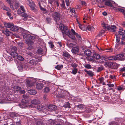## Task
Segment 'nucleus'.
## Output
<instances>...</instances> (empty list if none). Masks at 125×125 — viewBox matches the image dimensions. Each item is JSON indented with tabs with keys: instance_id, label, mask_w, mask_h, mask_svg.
<instances>
[{
	"instance_id": "393cba45",
	"label": "nucleus",
	"mask_w": 125,
	"mask_h": 125,
	"mask_svg": "<svg viewBox=\"0 0 125 125\" xmlns=\"http://www.w3.org/2000/svg\"><path fill=\"white\" fill-rule=\"evenodd\" d=\"M18 115V114H17L14 112H11L10 114V116L12 118L17 117Z\"/></svg>"
},
{
	"instance_id": "a878e982",
	"label": "nucleus",
	"mask_w": 125,
	"mask_h": 125,
	"mask_svg": "<svg viewBox=\"0 0 125 125\" xmlns=\"http://www.w3.org/2000/svg\"><path fill=\"white\" fill-rule=\"evenodd\" d=\"M74 35V34L73 35L72 33L70 32L69 34L68 35H67L70 38L73 40H75V38Z\"/></svg>"
},
{
	"instance_id": "4468645a",
	"label": "nucleus",
	"mask_w": 125,
	"mask_h": 125,
	"mask_svg": "<svg viewBox=\"0 0 125 125\" xmlns=\"http://www.w3.org/2000/svg\"><path fill=\"white\" fill-rule=\"evenodd\" d=\"M4 25L5 27L10 28V29L14 25L13 23H5Z\"/></svg>"
},
{
	"instance_id": "4d7b16f0",
	"label": "nucleus",
	"mask_w": 125,
	"mask_h": 125,
	"mask_svg": "<svg viewBox=\"0 0 125 125\" xmlns=\"http://www.w3.org/2000/svg\"><path fill=\"white\" fill-rule=\"evenodd\" d=\"M22 102L24 103H27L28 102V100L26 99H23L22 100Z\"/></svg>"
},
{
	"instance_id": "bf43d9fd",
	"label": "nucleus",
	"mask_w": 125,
	"mask_h": 125,
	"mask_svg": "<svg viewBox=\"0 0 125 125\" xmlns=\"http://www.w3.org/2000/svg\"><path fill=\"white\" fill-rule=\"evenodd\" d=\"M19 6V4L18 2H17L15 3L14 6L15 8L17 9Z\"/></svg>"
},
{
	"instance_id": "1a4fd4ad",
	"label": "nucleus",
	"mask_w": 125,
	"mask_h": 125,
	"mask_svg": "<svg viewBox=\"0 0 125 125\" xmlns=\"http://www.w3.org/2000/svg\"><path fill=\"white\" fill-rule=\"evenodd\" d=\"M44 86V85L42 83H38L37 84L36 83V88L38 89H42Z\"/></svg>"
},
{
	"instance_id": "864d4df0",
	"label": "nucleus",
	"mask_w": 125,
	"mask_h": 125,
	"mask_svg": "<svg viewBox=\"0 0 125 125\" xmlns=\"http://www.w3.org/2000/svg\"><path fill=\"white\" fill-rule=\"evenodd\" d=\"M75 35L76 37H77L78 38V40L81 41V36L77 33H76Z\"/></svg>"
},
{
	"instance_id": "b1692460",
	"label": "nucleus",
	"mask_w": 125,
	"mask_h": 125,
	"mask_svg": "<svg viewBox=\"0 0 125 125\" xmlns=\"http://www.w3.org/2000/svg\"><path fill=\"white\" fill-rule=\"evenodd\" d=\"M93 57L96 59H98L100 58V55L97 53H94L93 55Z\"/></svg>"
},
{
	"instance_id": "f257e3e1",
	"label": "nucleus",
	"mask_w": 125,
	"mask_h": 125,
	"mask_svg": "<svg viewBox=\"0 0 125 125\" xmlns=\"http://www.w3.org/2000/svg\"><path fill=\"white\" fill-rule=\"evenodd\" d=\"M59 27L63 35L64 34L67 35L69 34L70 32L67 27L64 26L62 24H60L59 25Z\"/></svg>"
},
{
	"instance_id": "680f3d73",
	"label": "nucleus",
	"mask_w": 125,
	"mask_h": 125,
	"mask_svg": "<svg viewBox=\"0 0 125 125\" xmlns=\"http://www.w3.org/2000/svg\"><path fill=\"white\" fill-rule=\"evenodd\" d=\"M65 1L66 3L67 6H69L70 3L69 0H65Z\"/></svg>"
},
{
	"instance_id": "473e14b6",
	"label": "nucleus",
	"mask_w": 125,
	"mask_h": 125,
	"mask_svg": "<svg viewBox=\"0 0 125 125\" xmlns=\"http://www.w3.org/2000/svg\"><path fill=\"white\" fill-rule=\"evenodd\" d=\"M116 40V42L117 43L119 42L120 41V36L119 34H115Z\"/></svg>"
},
{
	"instance_id": "c9c22d12",
	"label": "nucleus",
	"mask_w": 125,
	"mask_h": 125,
	"mask_svg": "<svg viewBox=\"0 0 125 125\" xmlns=\"http://www.w3.org/2000/svg\"><path fill=\"white\" fill-rule=\"evenodd\" d=\"M99 59L102 60V61L101 62V63H104V61H107V59H106L105 57L103 56H100Z\"/></svg>"
},
{
	"instance_id": "2f4dec72",
	"label": "nucleus",
	"mask_w": 125,
	"mask_h": 125,
	"mask_svg": "<svg viewBox=\"0 0 125 125\" xmlns=\"http://www.w3.org/2000/svg\"><path fill=\"white\" fill-rule=\"evenodd\" d=\"M108 59L110 60H116V56H111L108 57Z\"/></svg>"
},
{
	"instance_id": "79ce46f5",
	"label": "nucleus",
	"mask_w": 125,
	"mask_h": 125,
	"mask_svg": "<svg viewBox=\"0 0 125 125\" xmlns=\"http://www.w3.org/2000/svg\"><path fill=\"white\" fill-rule=\"evenodd\" d=\"M17 58L18 60L21 61H23L24 60V58L22 56L20 55L18 56Z\"/></svg>"
},
{
	"instance_id": "e2e57ef3",
	"label": "nucleus",
	"mask_w": 125,
	"mask_h": 125,
	"mask_svg": "<svg viewBox=\"0 0 125 125\" xmlns=\"http://www.w3.org/2000/svg\"><path fill=\"white\" fill-rule=\"evenodd\" d=\"M20 8L21 10L23 11L22 12H25V11L24 9V7L22 6H20Z\"/></svg>"
},
{
	"instance_id": "09e8293b",
	"label": "nucleus",
	"mask_w": 125,
	"mask_h": 125,
	"mask_svg": "<svg viewBox=\"0 0 125 125\" xmlns=\"http://www.w3.org/2000/svg\"><path fill=\"white\" fill-rule=\"evenodd\" d=\"M65 106L66 107H68L70 108L71 107L70 104L69 102H67L66 103Z\"/></svg>"
},
{
	"instance_id": "de8ad7c7",
	"label": "nucleus",
	"mask_w": 125,
	"mask_h": 125,
	"mask_svg": "<svg viewBox=\"0 0 125 125\" xmlns=\"http://www.w3.org/2000/svg\"><path fill=\"white\" fill-rule=\"evenodd\" d=\"M7 14L8 16L9 17L10 19H13V16H12L11 17H10L11 14L10 12H7Z\"/></svg>"
},
{
	"instance_id": "f3484780",
	"label": "nucleus",
	"mask_w": 125,
	"mask_h": 125,
	"mask_svg": "<svg viewBox=\"0 0 125 125\" xmlns=\"http://www.w3.org/2000/svg\"><path fill=\"white\" fill-rule=\"evenodd\" d=\"M28 93L30 94L33 95L36 94V92L34 90H30L28 91Z\"/></svg>"
},
{
	"instance_id": "a18cd8bd",
	"label": "nucleus",
	"mask_w": 125,
	"mask_h": 125,
	"mask_svg": "<svg viewBox=\"0 0 125 125\" xmlns=\"http://www.w3.org/2000/svg\"><path fill=\"white\" fill-rule=\"evenodd\" d=\"M26 43L28 44L29 45L31 46L33 44V42L32 41H28Z\"/></svg>"
},
{
	"instance_id": "7c9ffc66",
	"label": "nucleus",
	"mask_w": 125,
	"mask_h": 125,
	"mask_svg": "<svg viewBox=\"0 0 125 125\" xmlns=\"http://www.w3.org/2000/svg\"><path fill=\"white\" fill-rule=\"evenodd\" d=\"M37 125H43V124L42 120H38L36 121Z\"/></svg>"
},
{
	"instance_id": "69168bd1",
	"label": "nucleus",
	"mask_w": 125,
	"mask_h": 125,
	"mask_svg": "<svg viewBox=\"0 0 125 125\" xmlns=\"http://www.w3.org/2000/svg\"><path fill=\"white\" fill-rule=\"evenodd\" d=\"M23 97L24 98L23 99H26L29 98V96L26 95H23Z\"/></svg>"
},
{
	"instance_id": "603ef678",
	"label": "nucleus",
	"mask_w": 125,
	"mask_h": 125,
	"mask_svg": "<svg viewBox=\"0 0 125 125\" xmlns=\"http://www.w3.org/2000/svg\"><path fill=\"white\" fill-rule=\"evenodd\" d=\"M49 46L51 48H52L53 47L54 45L53 44L52 42H50L48 43Z\"/></svg>"
},
{
	"instance_id": "72a5a7b5",
	"label": "nucleus",
	"mask_w": 125,
	"mask_h": 125,
	"mask_svg": "<svg viewBox=\"0 0 125 125\" xmlns=\"http://www.w3.org/2000/svg\"><path fill=\"white\" fill-rule=\"evenodd\" d=\"M87 28L88 30L91 31H93L94 29V28L93 27L90 25H88L87 26Z\"/></svg>"
},
{
	"instance_id": "2eb2a0df",
	"label": "nucleus",
	"mask_w": 125,
	"mask_h": 125,
	"mask_svg": "<svg viewBox=\"0 0 125 125\" xmlns=\"http://www.w3.org/2000/svg\"><path fill=\"white\" fill-rule=\"evenodd\" d=\"M92 52L90 50L87 49L84 51V53L87 56H89L91 54Z\"/></svg>"
},
{
	"instance_id": "9b49d317",
	"label": "nucleus",
	"mask_w": 125,
	"mask_h": 125,
	"mask_svg": "<svg viewBox=\"0 0 125 125\" xmlns=\"http://www.w3.org/2000/svg\"><path fill=\"white\" fill-rule=\"evenodd\" d=\"M29 63L31 65L34 66L38 63V61L36 60L32 59L30 60Z\"/></svg>"
},
{
	"instance_id": "13d9d810",
	"label": "nucleus",
	"mask_w": 125,
	"mask_h": 125,
	"mask_svg": "<svg viewBox=\"0 0 125 125\" xmlns=\"http://www.w3.org/2000/svg\"><path fill=\"white\" fill-rule=\"evenodd\" d=\"M103 69V68L102 67H99L98 68V69L97 70V72H99L102 70Z\"/></svg>"
},
{
	"instance_id": "c03bdc74",
	"label": "nucleus",
	"mask_w": 125,
	"mask_h": 125,
	"mask_svg": "<svg viewBox=\"0 0 125 125\" xmlns=\"http://www.w3.org/2000/svg\"><path fill=\"white\" fill-rule=\"evenodd\" d=\"M2 8L4 10H6L8 11H9L10 10L7 7L4 5H3V6Z\"/></svg>"
},
{
	"instance_id": "3c124183",
	"label": "nucleus",
	"mask_w": 125,
	"mask_h": 125,
	"mask_svg": "<svg viewBox=\"0 0 125 125\" xmlns=\"http://www.w3.org/2000/svg\"><path fill=\"white\" fill-rule=\"evenodd\" d=\"M17 50V48L15 46H13L11 48V51H12L14 52H15Z\"/></svg>"
},
{
	"instance_id": "39448f33",
	"label": "nucleus",
	"mask_w": 125,
	"mask_h": 125,
	"mask_svg": "<svg viewBox=\"0 0 125 125\" xmlns=\"http://www.w3.org/2000/svg\"><path fill=\"white\" fill-rule=\"evenodd\" d=\"M115 56L116 60L124 61L125 60V56L123 54H117Z\"/></svg>"
},
{
	"instance_id": "49530a36",
	"label": "nucleus",
	"mask_w": 125,
	"mask_h": 125,
	"mask_svg": "<svg viewBox=\"0 0 125 125\" xmlns=\"http://www.w3.org/2000/svg\"><path fill=\"white\" fill-rule=\"evenodd\" d=\"M118 9L119 11L124 13L125 15V10L121 8H118Z\"/></svg>"
},
{
	"instance_id": "ddd939ff",
	"label": "nucleus",
	"mask_w": 125,
	"mask_h": 125,
	"mask_svg": "<svg viewBox=\"0 0 125 125\" xmlns=\"http://www.w3.org/2000/svg\"><path fill=\"white\" fill-rule=\"evenodd\" d=\"M34 82L28 80L27 81V85L28 86L31 87L33 85Z\"/></svg>"
},
{
	"instance_id": "338daca9",
	"label": "nucleus",
	"mask_w": 125,
	"mask_h": 125,
	"mask_svg": "<svg viewBox=\"0 0 125 125\" xmlns=\"http://www.w3.org/2000/svg\"><path fill=\"white\" fill-rule=\"evenodd\" d=\"M104 28L101 31V32L103 33V34L105 32L106 30V29H107V28H105V27H104Z\"/></svg>"
},
{
	"instance_id": "7ed1b4c3",
	"label": "nucleus",
	"mask_w": 125,
	"mask_h": 125,
	"mask_svg": "<svg viewBox=\"0 0 125 125\" xmlns=\"http://www.w3.org/2000/svg\"><path fill=\"white\" fill-rule=\"evenodd\" d=\"M26 1L30 7L31 10L34 11L36 10L35 7V4L31 0H26Z\"/></svg>"
},
{
	"instance_id": "5701e85b",
	"label": "nucleus",
	"mask_w": 125,
	"mask_h": 125,
	"mask_svg": "<svg viewBox=\"0 0 125 125\" xmlns=\"http://www.w3.org/2000/svg\"><path fill=\"white\" fill-rule=\"evenodd\" d=\"M67 46L69 48H71L73 47V48L75 46H76V45L73 44L72 43H69L68 42L67 43Z\"/></svg>"
},
{
	"instance_id": "f704fd0d",
	"label": "nucleus",
	"mask_w": 125,
	"mask_h": 125,
	"mask_svg": "<svg viewBox=\"0 0 125 125\" xmlns=\"http://www.w3.org/2000/svg\"><path fill=\"white\" fill-rule=\"evenodd\" d=\"M63 65H57L55 67V68L59 70H60L63 67Z\"/></svg>"
},
{
	"instance_id": "6ab92c4d",
	"label": "nucleus",
	"mask_w": 125,
	"mask_h": 125,
	"mask_svg": "<svg viewBox=\"0 0 125 125\" xmlns=\"http://www.w3.org/2000/svg\"><path fill=\"white\" fill-rule=\"evenodd\" d=\"M3 32L5 34L6 36H9L11 33V32L8 29H6L5 31H3Z\"/></svg>"
},
{
	"instance_id": "f8f14e48",
	"label": "nucleus",
	"mask_w": 125,
	"mask_h": 125,
	"mask_svg": "<svg viewBox=\"0 0 125 125\" xmlns=\"http://www.w3.org/2000/svg\"><path fill=\"white\" fill-rule=\"evenodd\" d=\"M40 101L38 99H34L31 101V103L34 105H37L40 104Z\"/></svg>"
},
{
	"instance_id": "37998d69",
	"label": "nucleus",
	"mask_w": 125,
	"mask_h": 125,
	"mask_svg": "<svg viewBox=\"0 0 125 125\" xmlns=\"http://www.w3.org/2000/svg\"><path fill=\"white\" fill-rule=\"evenodd\" d=\"M109 125H119L118 124L115 122H112L109 123Z\"/></svg>"
},
{
	"instance_id": "052dcab7",
	"label": "nucleus",
	"mask_w": 125,
	"mask_h": 125,
	"mask_svg": "<svg viewBox=\"0 0 125 125\" xmlns=\"http://www.w3.org/2000/svg\"><path fill=\"white\" fill-rule=\"evenodd\" d=\"M43 99L45 100H47L48 99V97L47 95L46 94L43 97Z\"/></svg>"
},
{
	"instance_id": "c756f323",
	"label": "nucleus",
	"mask_w": 125,
	"mask_h": 125,
	"mask_svg": "<svg viewBox=\"0 0 125 125\" xmlns=\"http://www.w3.org/2000/svg\"><path fill=\"white\" fill-rule=\"evenodd\" d=\"M19 29L18 27L16 26H14V25L10 29V30L13 31H17Z\"/></svg>"
},
{
	"instance_id": "20e7f679",
	"label": "nucleus",
	"mask_w": 125,
	"mask_h": 125,
	"mask_svg": "<svg viewBox=\"0 0 125 125\" xmlns=\"http://www.w3.org/2000/svg\"><path fill=\"white\" fill-rule=\"evenodd\" d=\"M60 13L56 12H54L52 14V17L56 22L60 20Z\"/></svg>"
},
{
	"instance_id": "c85d7f7f",
	"label": "nucleus",
	"mask_w": 125,
	"mask_h": 125,
	"mask_svg": "<svg viewBox=\"0 0 125 125\" xmlns=\"http://www.w3.org/2000/svg\"><path fill=\"white\" fill-rule=\"evenodd\" d=\"M78 69L77 68H75L72 70V72H71L72 73L75 75Z\"/></svg>"
},
{
	"instance_id": "a19ab883",
	"label": "nucleus",
	"mask_w": 125,
	"mask_h": 125,
	"mask_svg": "<svg viewBox=\"0 0 125 125\" xmlns=\"http://www.w3.org/2000/svg\"><path fill=\"white\" fill-rule=\"evenodd\" d=\"M64 95H65L64 94L60 93L59 94L57 95L56 96L57 97L61 98L64 97Z\"/></svg>"
},
{
	"instance_id": "6e6d98bb",
	"label": "nucleus",
	"mask_w": 125,
	"mask_h": 125,
	"mask_svg": "<svg viewBox=\"0 0 125 125\" xmlns=\"http://www.w3.org/2000/svg\"><path fill=\"white\" fill-rule=\"evenodd\" d=\"M46 20L48 23H50L51 22V19L50 18H47L46 19Z\"/></svg>"
},
{
	"instance_id": "a211bd4d",
	"label": "nucleus",
	"mask_w": 125,
	"mask_h": 125,
	"mask_svg": "<svg viewBox=\"0 0 125 125\" xmlns=\"http://www.w3.org/2000/svg\"><path fill=\"white\" fill-rule=\"evenodd\" d=\"M10 54L14 58L17 57L18 56V54L16 52L12 51L10 52Z\"/></svg>"
},
{
	"instance_id": "774afa93",
	"label": "nucleus",
	"mask_w": 125,
	"mask_h": 125,
	"mask_svg": "<svg viewBox=\"0 0 125 125\" xmlns=\"http://www.w3.org/2000/svg\"><path fill=\"white\" fill-rule=\"evenodd\" d=\"M18 45L20 47H22L23 46V44L22 43H19Z\"/></svg>"
},
{
	"instance_id": "f03ea898",
	"label": "nucleus",
	"mask_w": 125,
	"mask_h": 125,
	"mask_svg": "<svg viewBox=\"0 0 125 125\" xmlns=\"http://www.w3.org/2000/svg\"><path fill=\"white\" fill-rule=\"evenodd\" d=\"M103 27L107 28V29L109 31L111 32H114L116 31V27L115 25H110L108 26L104 23H102Z\"/></svg>"
},
{
	"instance_id": "412c9836",
	"label": "nucleus",
	"mask_w": 125,
	"mask_h": 125,
	"mask_svg": "<svg viewBox=\"0 0 125 125\" xmlns=\"http://www.w3.org/2000/svg\"><path fill=\"white\" fill-rule=\"evenodd\" d=\"M76 106L78 109L81 110L85 108V106L82 104L76 105Z\"/></svg>"
},
{
	"instance_id": "5fc2aeb1",
	"label": "nucleus",
	"mask_w": 125,
	"mask_h": 125,
	"mask_svg": "<svg viewBox=\"0 0 125 125\" xmlns=\"http://www.w3.org/2000/svg\"><path fill=\"white\" fill-rule=\"evenodd\" d=\"M87 74L91 76H93L94 75L92 72L91 71H88L87 72Z\"/></svg>"
},
{
	"instance_id": "4be33fe9",
	"label": "nucleus",
	"mask_w": 125,
	"mask_h": 125,
	"mask_svg": "<svg viewBox=\"0 0 125 125\" xmlns=\"http://www.w3.org/2000/svg\"><path fill=\"white\" fill-rule=\"evenodd\" d=\"M21 15L24 17V19H23L24 20H27V18L28 17V15L26 13H25L24 12H22Z\"/></svg>"
},
{
	"instance_id": "9d476101",
	"label": "nucleus",
	"mask_w": 125,
	"mask_h": 125,
	"mask_svg": "<svg viewBox=\"0 0 125 125\" xmlns=\"http://www.w3.org/2000/svg\"><path fill=\"white\" fill-rule=\"evenodd\" d=\"M115 3V2L114 1H106L105 3V4L109 6L112 7V4Z\"/></svg>"
},
{
	"instance_id": "58836bf2",
	"label": "nucleus",
	"mask_w": 125,
	"mask_h": 125,
	"mask_svg": "<svg viewBox=\"0 0 125 125\" xmlns=\"http://www.w3.org/2000/svg\"><path fill=\"white\" fill-rule=\"evenodd\" d=\"M42 50L41 48L38 49L37 51V52L39 54H42Z\"/></svg>"
},
{
	"instance_id": "cd10ccee",
	"label": "nucleus",
	"mask_w": 125,
	"mask_h": 125,
	"mask_svg": "<svg viewBox=\"0 0 125 125\" xmlns=\"http://www.w3.org/2000/svg\"><path fill=\"white\" fill-rule=\"evenodd\" d=\"M44 106L42 105H39L37 107V109L38 111H41L44 108Z\"/></svg>"
},
{
	"instance_id": "4c0bfd02",
	"label": "nucleus",
	"mask_w": 125,
	"mask_h": 125,
	"mask_svg": "<svg viewBox=\"0 0 125 125\" xmlns=\"http://www.w3.org/2000/svg\"><path fill=\"white\" fill-rule=\"evenodd\" d=\"M115 64L116 65V64L114 62H108V67H112L113 65H115Z\"/></svg>"
},
{
	"instance_id": "0eeeda50",
	"label": "nucleus",
	"mask_w": 125,
	"mask_h": 125,
	"mask_svg": "<svg viewBox=\"0 0 125 125\" xmlns=\"http://www.w3.org/2000/svg\"><path fill=\"white\" fill-rule=\"evenodd\" d=\"M79 50V48L78 46L76 45V46H75V47L73 48L71 51L73 53H77L78 52Z\"/></svg>"
},
{
	"instance_id": "aec40b11",
	"label": "nucleus",
	"mask_w": 125,
	"mask_h": 125,
	"mask_svg": "<svg viewBox=\"0 0 125 125\" xmlns=\"http://www.w3.org/2000/svg\"><path fill=\"white\" fill-rule=\"evenodd\" d=\"M38 4H39L41 10H42L44 11V13L46 14H47L48 12V11L47 10H46L44 8H43L42 7L40 4V2H39Z\"/></svg>"
},
{
	"instance_id": "e433bc0d",
	"label": "nucleus",
	"mask_w": 125,
	"mask_h": 125,
	"mask_svg": "<svg viewBox=\"0 0 125 125\" xmlns=\"http://www.w3.org/2000/svg\"><path fill=\"white\" fill-rule=\"evenodd\" d=\"M50 91V89L49 87H46L44 89V92L47 93L49 92Z\"/></svg>"
},
{
	"instance_id": "8fccbe9b",
	"label": "nucleus",
	"mask_w": 125,
	"mask_h": 125,
	"mask_svg": "<svg viewBox=\"0 0 125 125\" xmlns=\"http://www.w3.org/2000/svg\"><path fill=\"white\" fill-rule=\"evenodd\" d=\"M18 68L19 70L21 71L23 69V66L22 65L20 64L18 65Z\"/></svg>"
},
{
	"instance_id": "423d86ee",
	"label": "nucleus",
	"mask_w": 125,
	"mask_h": 125,
	"mask_svg": "<svg viewBox=\"0 0 125 125\" xmlns=\"http://www.w3.org/2000/svg\"><path fill=\"white\" fill-rule=\"evenodd\" d=\"M23 37L24 39L27 40L31 39L32 38V37L31 36V35L28 33L24 34Z\"/></svg>"
},
{
	"instance_id": "bb28decb",
	"label": "nucleus",
	"mask_w": 125,
	"mask_h": 125,
	"mask_svg": "<svg viewBox=\"0 0 125 125\" xmlns=\"http://www.w3.org/2000/svg\"><path fill=\"white\" fill-rule=\"evenodd\" d=\"M63 55L67 58H69L70 56V54L68 52H63Z\"/></svg>"
},
{
	"instance_id": "ea45409f",
	"label": "nucleus",
	"mask_w": 125,
	"mask_h": 125,
	"mask_svg": "<svg viewBox=\"0 0 125 125\" xmlns=\"http://www.w3.org/2000/svg\"><path fill=\"white\" fill-rule=\"evenodd\" d=\"M14 90L16 91H18L20 90L21 88L19 87L18 86H15L14 87Z\"/></svg>"
},
{
	"instance_id": "0e129e2a",
	"label": "nucleus",
	"mask_w": 125,
	"mask_h": 125,
	"mask_svg": "<svg viewBox=\"0 0 125 125\" xmlns=\"http://www.w3.org/2000/svg\"><path fill=\"white\" fill-rule=\"evenodd\" d=\"M97 2H98L100 3H101L102 2L104 1H106V0H96Z\"/></svg>"
},
{
	"instance_id": "dca6fc26",
	"label": "nucleus",
	"mask_w": 125,
	"mask_h": 125,
	"mask_svg": "<svg viewBox=\"0 0 125 125\" xmlns=\"http://www.w3.org/2000/svg\"><path fill=\"white\" fill-rule=\"evenodd\" d=\"M123 31V29H120L119 31H118V33L120 35V37L121 36L122 37H125V34H124V32Z\"/></svg>"
},
{
	"instance_id": "6e6552de",
	"label": "nucleus",
	"mask_w": 125,
	"mask_h": 125,
	"mask_svg": "<svg viewBox=\"0 0 125 125\" xmlns=\"http://www.w3.org/2000/svg\"><path fill=\"white\" fill-rule=\"evenodd\" d=\"M56 108V106H55L51 105L48 106V109L47 110L49 111H52L55 110Z\"/></svg>"
}]
</instances>
